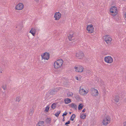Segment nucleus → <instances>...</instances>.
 <instances>
[{"label":"nucleus","instance_id":"obj_18","mask_svg":"<svg viewBox=\"0 0 126 126\" xmlns=\"http://www.w3.org/2000/svg\"><path fill=\"white\" fill-rule=\"evenodd\" d=\"M51 119L50 118H47L46 120V122L47 124H50L51 122Z\"/></svg>","mask_w":126,"mask_h":126},{"label":"nucleus","instance_id":"obj_19","mask_svg":"<svg viewBox=\"0 0 126 126\" xmlns=\"http://www.w3.org/2000/svg\"><path fill=\"white\" fill-rule=\"evenodd\" d=\"M34 112L33 109V108H31L30 109V111L29 112V114L30 115H32Z\"/></svg>","mask_w":126,"mask_h":126},{"label":"nucleus","instance_id":"obj_45","mask_svg":"<svg viewBox=\"0 0 126 126\" xmlns=\"http://www.w3.org/2000/svg\"><path fill=\"white\" fill-rule=\"evenodd\" d=\"M71 112H69V113H70V114H71Z\"/></svg>","mask_w":126,"mask_h":126},{"label":"nucleus","instance_id":"obj_14","mask_svg":"<svg viewBox=\"0 0 126 126\" xmlns=\"http://www.w3.org/2000/svg\"><path fill=\"white\" fill-rule=\"evenodd\" d=\"M119 97L118 95L114 96L113 97V99L114 100L115 102H119Z\"/></svg>","mask_w":126,"mask_h":126},{"label":"nucleus","instance_id":"obj_34","mask_svg":"<svg viewBox=\"0 0 126 126\" xmlns=\"http://www.w3.org/2000/svg\"><path fill=\"white\" fill-rule=\"evenodd\" d=\"M67 95L68 97H70V96L71 97V96L72 95H72H71V94H70L69 93H68L67 94Z\"/></svg>","mask_w":126,"mask_h":126},{"label":"nucleus","instance_id":"obj_13","mask_svg":"<svg viewBox=\"0 0 126 126\" xmlns=\"http://www.w3.org/2000/svg\"><path fill=\"white\" fill-rule=\"evenodd\" d=\"M54 68H60L62 66L61 64L59 63H58L57 61L55 62L54 64Z\"/></svg>","mask_w":126,"mask_h":126},{"label":"nucleus","instance_id":"obj_21","mask_svg":"<svg viewBox=\"0 0 126 126\" xmlns=\"http://www.w3.org/2000/svg\"><path fill=\"white\" fill-rule=\"evenodd\" d=\"M83 105L81 103L78 106V109L79 110H80L82 109L83 107Z\"/></svg>","mask_w":126,"mask_h":126},{"label":"nucleus","instance_id":"obj_7","mask_svg":"<svg viewBox=\"0 0 126 126\" xmlns=\"http://www.w3.org/2000/svg\"><path fill=\"white\" fill-rule=\"evenodd\" d=\"M75 70L77 72H83L84 68L82 66H79L78 67H75Z\"/></svg>","mask_w":126,"mask_h":126},{"label":"nucleus","instance_id":"obj_42","mask_svg":"<svg viewBox=\"0 0 126 126\" xmlns=\"http://www.w3.org/2000/svg\"><path fill=\"white\" fill-rule=\"evenodd\" d=\"M62 121H65V119H64V118H63V119L62 120Z\"/></svg>","mask_w":126,"mask_h":126},{"label":"nucleus","instance_id":"obj_16","mask_svg":"<svg viewBox=\"0 0 126 126\" xmlns=\"http://www.w3.org/2000/svg\"><path fill=\"white\" fill-rule=\"evenodd\" d=\"M69 106L73 108H75V109H76L77 108V105L74 103H72L69 105Z\"/></svg>","mask_w":126,"mask_h":126},{"label":"nucleus","instance_id":"obj_27","mask_svg":"<svg viewBox=\"0 0 126 126\" xmlns=\"http://www.w3.org/2000/svg\"><path fill=\"white\" fill-rule=\"evenodd\" d=\"M75 98L76 99L78 100H79L80 99V97L78 95H76L75 96Z\"/></svg>","mask_w":126,"mask_h":126},{"label":"nucleus","instance_id":"obj_33","mask_svg":"<svg viewBox=\"0 0 126 126\" xmlns=\"http://www.w3.org/2000/svg\"><path fill=\"white\" fill-rule=\"evenodd\" d=\"M70 120L68 121L67 122H66L65 124V125H67L70 124Z\"/></svg>","mask_w":126,"mask_h":126},{"label":"nucleus","instance_id":"obj_32","mask_svg":"<svg viewBox=\"0 0 126 126\" xmlns=\"http://www.w3.org/2000/svg\"><path fill=\"white\" fill-rule=\"evenodd\" d=\"M88 31L89 33H92L94 31V29H91V30H88Z\"/></svg>","mask_w":126,"mask_h":126},{"label":"nucleus","instance_id":"obj_31","mask_svg":"<svg viewBox=\"0 0 126 126\" xmlns=\"http://www.w3.org/2000/svg\"><path fill=\"white\" fill-rule=\"evenodd\" d=\"M49 107L48 106H47L45 109V111L47 112L48 111V110L49 109Z\"/></svg>","mask_w":126,"mask_h":126},{"label":"nucleus","instance_id":"obj_36","mask_svg":"<svg viewBox=\"0 0 126 126\" xmlns=\"http://www.w3.org/2000/svg\"><path fill=\"white\" fill-rule=\"evenodd\" d=\"M67 113L66 112H65L64 113H63V115H64V116H66L67 115Z\"/></svg>","mask_w":126,"mask_h":126},{"label":"nucleus","instance_id":"obj_5","mask_svg":"<svg viewBox=\"0 0 126 126\" xmlns=\"http://www.w3.org/2000/svg\"><path fill=\"white\" fill-rule=\"evenodd\" d=\"M104 38L106 43L108 44L110 43L112 40V38L109 35H106L104 37Z\"/></svg>","mask_w":126,"mask_h":126},{"label":"nucleus","instance_id":"obj_9","mask_svg":"<svg viewBox=\"0 0 126 126\" xmlns=\"http://www.w3.org/2000/svg\"><path fill=\"white\" fill-rule=\"evenodd\" d=\"M91 94L93 96H96L98 95V92L97 90L95 89L94 88L91 89Z\"/></svg>","mask_w":126,"mask_h":126},{"label":"nucleus","instance_id":"obj_11","mask_svg":"<svg viewBox=\"0 0 126 126\" xmlns=\"http://www.w3.org/2000/svg\"><path fill=\"white\" fill-rule=\"evenodd\" d=\"M23 7L24 5L23 3H20L16 5L15 8L16 10H22L23 8Z\"/></svg>","mask_w":126,"mask_h":126},{"label":"nucleus","instance_id":"obj_39","mask_svg":"<svg viewBox=\"0 0 126 126\" xmlns=\"http://www.w3.org/2000/svg\"><path fill=\"white\" fill-rule=\"evenodd\" d=\"M86 110L85 109H84L82 110V112H84Z\"/></svg>","mask_w":126,"mask_h":126},{"label":"nucleus","instance_id":"obj_46","mask_svg":"<svg viewBox=\"0 0 126 126\" xmlns=\"http://www.w3.org/2000/svg\"><path fill=\"white\" fill-rule=\"evenodd\" d=\"M71 45H74V44H71Z\"/></svg>","mask_w":126,"mask_h":126},{"label":"nucleus","instance_id":"obj_6","mask_svg":"<svg viewBox=\"0 0 126 126\" xmlns=\"http://www.w3.org/2000/svg\"><path fill=\"white\" fill-rule=\"evenodd\" d=\"M76 57L79 59H81L84 57V54L82 51H80L79 52L76 53Z\"/></svg>","mask_w":126,"mask_h":126},{"label":"nucleus","instance_id":"obj_12","mask_svg":"<svg viewBox=\"0 0 126 126\" xmlns=\"http://www.w3.org/2000/svg\"><path fill=\"white\" fill-rule=\"evenodd\" d=\"M57 92V89L55 88H54L50 90L49 93L50 95H54L56 94Z\"/></svg>","mask_w":126,"mask_h":126},{"label":"nucleus","instance_id":"obj_8","mask_svg":"<svg viewBox=\"0 0 126 126\" xmlns=\"http://www.w3.org/2000/svg\"><path fill=\"white\" fill-rule=\"evenodd\" d=\"M80 87L79 91V93L80 94L82 95H85L88 92V91L87 90L86 91L85 90H84L83 89L81 88Z\"/></svg>","mask_w":126,"mask_h":126},{"label":"nucleus","instance_id":"obj_20","mask_svg":"<svg viewBox=\"0 0 126 126\" xmlns=\"http://www.w3.org/2000/svg\"><path fill=\"white\" fill-rule=\"evenodd\" d=\"M76 115L75 114H73L71 117L70 120L73 121L74 118L75 117Z\"/></svg>","mask_w":126,"mask_h":126},{"label":"nucleus","instance_id":"obj_10","mask_svg":"<svg viewBox=\"0 0 126 126\" xmlns=\"http://www.w3.org/2000/svg\"><path fill=\"white\" fill-rule=\"evenodd\" d=\"M61 14L59 12L56 13L54 16V17L55 18V20H59L61 17Z\"/></svg>","mask_w":126,"mask_h":126},{"label":"nucleus","instance_id":"obj_22","mask_svg":"<svg viewBox=\"0 0 126 126\" xmlns=\"http://www.w3.org/2000/svg\"><path fill=\"white\" fill-rule=\"evenodd\" d=\"M57 61L58 63H59L61 64V66H62L63 62V61L62 59H60L58 60Z\"/></svg>","mask_w":126,"mask_h":126},{"label":"nucleus","instance_id":"obj_29","mask_svg":"<svg viewBox=\"0 0 126 126\" xmlns=\"http://www.w3.org/2000/svg\"><path fill=\"white\" fill-rule=\"evenodd\" d=\"M2 88L4 90H6L7 89V87L6 85H3L2 86Z\"/></svg>","mask_w":126,"mask_h":126},{"label":"nucleus","instance_id":"obj_17","mask_svg":"<svg viewBox=\"0 0 126 126\" xmlns=\"http://www.w3.org/2000/svg\"><path fill=\"white\" fill-rule=\"evenodd\" d=\"M64 101L65 103L66 104H68L71 102V100L69 98L65 99Z\"/></svg>","mask_w":126,"mask_h":126},{"label":"nucleus","instance_id":"obj_48","mask_svg":"<svg viewBox=\"0 0 126 126\" xmlns=\"http://www.w3.org/2000/svg\"><path fill=\"white\" fill-rule=\"evenodd\" d=\"M43 126H44V125H43Z\"/></svg>","mask_w":126,"mask_h":126},{"label":"nucleus","instance_id":"obj_1","mask_svg":"<svg viewBox=\"0 0 126 126\" xmlns=\"http://www.w3.org/2000/svg\"><path fill=\"white\" fill-rule=\"evenodd\" d=\"M110 118L109 116L105 117L103 120V124L104 125H107L110 122Z\"/></svg>","mask_w":126,"mask_h":126},{"label":"nucleus","instance_id":"obj_37","mask_svg":"<svg viewBox=\"0 0 126 126\" xmlns=\"http://www.w3.org/2000/svg\"><path fill=\"white\" fill-rule=\"evenodd\" d=\"M2 68H1V67H0V73H2Z\"/></svg>","mask_w":126,"mask_h":126},{"label":"nucleus","instance_id":"obj_41","mask_svg":"<svg viewBox=\"0 0 126 126\" xmlns=\"http://www.w3.org/2000/svg\"><path fill=\"white\" fill-rule=\"evenodd\" d=\"M76 79H77V80H79L78 79V78L77 77H76Z\"/></svg>","mask_w":126,"mask_h":126},{"label":"nucleus","instance_id":"obj_23","mask_svg":"<svg viewBox=\"0 0 126 126\" xmlns=\"http://www.w3.org/2000/svg\"><path fill=\"white\" fill-rule=\"evenodd\" d=\"M86 116V115L83 113L81 115L80 117L81 118L83 119H84L85 118Z\"/></svg>","mask_w":126,"mask_h":126},{"label":"nucleus","instance_id":"obj_43","mask_svg":"<svg viewBox=\"0 0 126 126\" xmlns=\"http://www.w3.org/2000/svg\"><path fill=\"white\" fill-rule=\"evenodd\" d=\"M35 1L36 2H38L39 0H35Z\"/></svg>","mask_w":126,"mask_h":126},{"label":"nucleus","instance_id":"obj_15","mask_svg":"<svg viewBox=\"0 0 126 126\" xmlns=\"http://www.w3.org/2000/svg\"><path fill=\"white\" fill-rule=\"evenodd\" d=\"M29 32L31 33L33 36H34L36 33V30L35 29L32 28L30 31Z\"/></svg>","mask_w":126,"mask_h":126},{"label":"nucleus","instance_id":"obj_28","mask_svg":"<svg viewBox=\"0 0 126 126\" xmlns=\"http://www.w3.org/2000/svg\"><path fill=\"white\" fill-rule=\"evenodd\" d=\"M89 27L90 28V29H94V28L93 27V25L92 24L88 26H87V28L88 29Z\"/></svg>","mask_w":126,"mask_h":126},{"label":"nucleus","instance_id":"obj_3","mask_svg":"<svg viewBox=\"0 0 126 126\" xmlns=\"http://www.w3.org/2000/svg\"><path fill=\"white\" fill-rule=\"evenodd\" d=\"M105 61L109 63H111L113 62L112 58L110 56H108L105 57L104 58Z\"/></svg>","mask_w":126,"mask_h":126},{"label":"nucleus","instance_id":"obj_38","mask_svg":"<svg viewBox=\"0 0 126 126\" xmlns=\"http://www.w3.org/2000/svg\"><path fill=\"white\" fill-rule=\"evenodd\" d=\"M123 124L124 126H126V121L124 122L123 123Z\"/></svg>","mask_w":126,"mask_h":126},{"label":"nucleus","instance_id":"obj_40","mask_svg":"<svg viewBox=\"0 0 126 126\" xmlns=\"http://www.w3.org/2000/svg\"><path fill=\"white\" fill-rule=\"evenodd\" d=\"M86 29H87V30L88 31V30H91V29H90V28L89 27L88 29V28H87V27Z\"/></svg>","mask_w":126,"mask_h":126},{"label":"nucleus","instance_id":"obj_30","mask_svg":"<svg viewBox=\"0 0 126 126\" xmlns=\"http://www.w3.org/2000/svg\"><path fill=\"white\" fill-rule=\"evenodd\" d=\"M21 99L20 97H17L16 98V101L19 102Z\"/></svg>","mask_w":126,"mask_h":126},{"label":"nucleus","instance_id":"obj_26","mask_svg":"<svg viewBox=\"0 0 126 126\" xmlns=\"http://www.w3.org/2000/svg\"><path fill=\"white\" fill-rule=\"evenodd\" d=\"M61 112V111H58L55 114V115L57 117H58L59 115Z\"/></svg>","mask_w":126,"mask_h":126},{"label":"nucleus","instance_id":"obj_47","mask_svg":"<svg viewBox=\"0 0 126 126\" xmlns=\"http://www.w3.org/2000/svg\"><path fill=\"white\" fill-rule=\"evenodd\" d=\"M80 126L79 125H78V126Z\"/></svg>","mask_w":126,"mask_h":126},{"label":"nucleus","instance_id":"obj_35","mask_svg":"<svg viewBox=\"0 0 126 126\" xmlns=\"http://www.w3.org/2000/svg\"><path fill=\"white\" fill-rule=\"evenodd\" d=\"M87 73L88 74H91L92 73V72L90 71H87Z\"/></svg>","mask_w":126,"mask_h":126},{"label":"nucleus","instance_id":"obj_44","mask_svg":"<svg viewBox=\"0 0 126 126\" xmlns=\"http://www.w3.org/2000/svg\"><path fill=\"white\" fill-rule=\"evenodd\" d=\"M62 116L63 117V118H64V117H65L64 116V115H63V114L62 115Z\"/></svg>","mask_w":126,"mask_h":126},{"label":"nucleus","instance_id":"obj_4","mask_svg":"<svg viewBox=\"0 0 126 126\" xmlns=\"http://www.w3.org/2000/svg\"><path fill=\"white\" fill-rule=\"evenodd\" d=\"M41 56L42 59L47 60L49 59L50 54L49 53L45 52Z\"/></svg>","mask_w":126,"mask_h":126},{"label":"nucleus","instance_id":"obj_25","mask_svg":"<svg viewBox=\"0 0 126 126\" xmlns=\"http://www.w3.org/2000/svg\"><path fill=\"white\" fill-rule=\"evenodd\" d=\"M73 34H69V36L68 37V39L70 41H71V38L73 36Z\"/></svg>","mask_w":126,"mask_h":126},{"label":"nucleus","instance_id":"obj_24","mask_svg":"<svg viewBox=\"0 0 126 126\" xmlns=\"http://www.w3.org/2000/svg\"><path fill=\"white\" fill-rule=\"evenodd\" d=\"M56 107V104L55 103H53L51 107L53 109H54Z\"/></svg>","mask_w":126,"mask_h":126},{"label":"nucleus","instance_id":"obj_2","mask_svg":"<svg viewBox=\"0 0 126 126\" xmlns=\"http://www.w3.org/2000/svg\"><path fill=\"white\" fill-rule=\"evenodd\" d=\"M117 8L115 6L112 7L110 9V11L112 14V15L113 16H115L117 14Z\"/></svg>","mask_w":126,"mask_h":126}]
</instances>
